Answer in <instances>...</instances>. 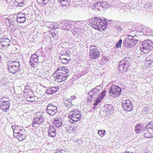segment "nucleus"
Returning a JSON list of instances; mask_svg holds the SVG:
<instances>
[{
    "instance_id": "1",
    "label": "nucleus",
    "mask_w": 153,
    "mask_h": 153,
    "mask_svg": "<svg viewBox=\"0 0 153 153\" xmlns=\"http://www.w3.org/2000/svg\"><path fill=\"white\" fill-rule=\"evenodd\" d=\"M99 86L96 87L88 92V98L92 101H94V105H97L105 96L106 91L103 90L100 94V90L97 88Z\"/></svg>"
},
{
    "instance_id": "2",
    "label": "nucleus",
    "mask_w": 153,
    "mask_h": 153,
    "mask_svg": "<svg viewBox=\"0 0 153 153\" xmlns=\"http://www.w3.org/2000/svg\"><path fill=\"white\" fill-rule=\"evenodd\" d=\"M76 24L74 22L66 20L63 22L58 24L59 28L67 30H71L73 34L75 35L79 34L81 31L78 27L76 26Z\"/></svg>"
},
{
    "instance_id": "3",
    "label": "nucleus",
    "mask_w": 153,
    "mask_h": 153,
    "mask_svg": "<svg viewBox=\"0 0 153 153\" xmlns=\"http://www.w3.org/2000/svg\"><path fill=\"white\" fill-rule=\"evenodd\" d=\"M89 25L93 28L100 31L105 30L107 27V23L100 17H95L89 19Z\"/></svg>"
},
{
    "instance_id": "4",
    "label": "nucleus",
    "mask_w": 153,
    "mask_h": 153,
    "mask_svg": "<svg viewBox=\"0 0 153 153\" xmlns=\"http://www.w3.org/2000/svg\"><path fill=\"white\" fill-rule=\"evenodd\" d=\"M60 68H58V71L56 70L53 74L55 81L59 82L65 80L71 74L69 69L66 67H63L61 69Z\"/></svg>"
},
{
    "instance_id": "5",
    "label": "nucleus",
    "mask_w": 153,
    "mask_h": 153,
    "mask_svg": "<svg viewBox=\"0 0 153 153\" xmlns=\"http://www.w3.org/2000/svg\"><path fill=\"white\" fill-rule=\"evenodd\" d=\"M7 65L9 70L12 74H15L20 71L19 62L9 60L7 62Z\"/></svg>"
},
{
    "instance_id": "6",
    "label": "nucleus",
    "mask_w": 153,
    "mask_h": 153,
    "mask_svg": "<svg viewBox=\"0 0 153 153\" xmlns=\"http://www.w3.org/2000/svg\"><path fill=\"white\" fill-rule=\"evenodd\" d=\"M135 37L137 36H132L128 35V38L126 39L123 41V43L125 47L128 48H131L134 46L138 41V40L135 38Z\"/></svg>"
},
{
    "instance_id": "7",
    "label": "nucleus",
    "mask_w": 153,
    "mask_h": 153,
    "mask_svg": "<svg viewBox=\"0 0 153 153\" xmlns=\"http://www.w3.org/2000/svg\"><path fill=\"white\" fill-rule=\"evenodd\" d=\"M121 89L117 85H112L109 88V95L113 97H117L120 96L121 94Z\"/></svg>"
},
{
    "instance_id": "8",
    "label": "nucleus",
    "mask_w": 153,
    "mask_h": 153,
    "mask_svg": "<svg viewBox=\"0 0 153 153\" xmlns=\"http://www.w3.org/2000/svg\"><path fill=\"white\" fill-rule=\"evenodd\" d=\"M152 44V42L150 40L144 41L140 47L141 51L144 53H148L151 51Z\"/></svg>"
},
{
    "instance_id": "9",
    "label": "nucleus",
    "mask_w": 153,
    "mask_h": 153,
    "mask_svg": "<svg viewBox=\"0 0 153 153\" xmlns=\"http://www.w3.org/2000/svg\"><path fill=\"white\" fill-rule=\"evenodd\" d=\"M46 111L49 114L54 115L57 111V107L54 105L53 103H49L47 107Z\"/></svg>"
},
{
    "instance_id": "10",
    "label": "nucleus",
    "mask_w": 153,
    "mask_h": 153,
    "mask_svg": "<svg viewBox=\"0 0 153 153\" xmlns=\"http://www.w3.org/2000/svg\"><path fill=\"white\" fill-rule=\"evenodd\" d=\"M44 118L43 115H37L33 120L32 124V126L34 127H37V125L42 124L44 121Z\"/></svg>"
},
{
    "instance_id": "11",
    "label": "nucleus",
    "mask_w": 153,
    "mask_h": 153,
    "mask_svg": "<svg viewBox=\"0 0 153 153\" xmlns=\"http://www.w3.org/2000/svg\"><path fill=\"white\" fill-rule=\"evenodd\" d=\"M122 103L123 108L125 111H129L133 109L132 103L129 100H123Z\"/></svg>"
},
{
    "instance_id": "12",
    "label": "nucleus",
    "mask_w": 153,
    "mask_h": 153,
    "mask_svg": "<svg viewBox=\"0 0 153 153\" xmlns=\"http://www.w3.org/2000/svg\"><path fill=\"white\" fill-rule=\"evenodd\" d=\"M10 40L4 37H1L0 39V48L3 49L4 47L7 48L10 45Z\"/></svg>"
},
{
    "instance_id": "13",
    "label": "nucleus",
    "mask_w": 153,
    "mask_h": 153,
    "mask_svg": "<svg viewBox=\"0 0 153 153\" xmlns=\"http://www.w3.org/2000/svg\"><path fill=\"white\" fill-rule=\"evenodd\" d=\"M39 56L36 54L32 55L30 60V65L33 67H35L37 66L39 62Z\"/></svg>"
},
{
    "instance_id": "14",
    "label": "nucleus",
    "mask_w": 153,
    "mask_h": 153,
    "mask_svg": "<svg viewBox=\"0 0 153 153\" xmlns=\"http://www.w3.org/2000/svg\"><path fill=\"white\" fill-rule=\"evenodd\" d=\"M92 51L89 52V56L92 59H96L100 56V53L97 48Z\"/></svg>"
},
{
    "instance_id": "15",
    "label": "nucleus",
    "mask_w": 153,
    "mask_h": 153,
    "mask_svg": "<svg viewBox=\"0 0 153 153\" xmlns=\"http://www.w3.org/2000/svg\"><path fill=\"white\" fill-rule=\"evenodd\" d=\"M129 64H119L118 65V69L121 73H123L128 71L130 67Z\"/></svg>"
},
{
    "instance_id": "16",
    "label": "nucleus",
    "mask_w": 153,
    "mask_h": 153,
    "mask_svg": "<svg viewBox=\"0 0 153 153\" xmlns=\"http://www.w3.org/2000/svg\"><path fill=\"white\" fill-rule=\"evenodd\" d=\"M82 117V115L79 113L76 115H74L73 117L69 118H71V119L70 120L71 122L74 123L81 120Z\"/></svg>"
},
{
    "instance_id": "17",
    "label": "nucleus",
    "mask_w": 153,
    "mask_h": 153,
    "mask_svg": "<svg viewBox=\"0 0 153 153\" xmlns=\"http://www.w3.org/2000/svg\"><path fill=\"white\" fill-rule=\"evenodd\" d=\"M26 16L24 14L19 13L17 16L16 20L19 23H23L26 21Z\"/></svg>"
},
{
    "instance_id": "18",
    "label": "nucleus",
    "mask_w": 153,
    "mask_h": 153,
    "mask_svg": "<svg viewBox=\"0 0 153 153\" xmlns=\"http://www.w3.org/2000/svg\"><path fill=\"white\" fill-rule=\"evenodd\" d=\"M10 102H0V108L2 111L4 112L8 111L10 107Z\"/></svg>"
},
{
    "instance_id": "19",
    "label": "nucleus",
    "mask_w": 153,
    "mask_h": 153,
    "mask_svg": "<svg viewBox=\"0 0 153 153\" xmlns=\"http://www.w3.org/2000/svg\"><path fill=\"white\" fill-rule=\"evenodd\" d=\"M48 135L52 137H54L56 135V130L54 126H51L48 128Z\"/></svg>"
},
{
    "instance_id": "20",
    "label": "nucleus",
    "mask_w": 153,
    "mask_h": 153,
    "mask_svg": "<svg viewBox=\"0 0 153 153\" xmlns=\"http://www.w3.org/2000/svg\"><path fill=\"white\" fill-rule=\"evenodd\" d=\"M59 89V86L49 87L46 90L47 93L48 94H52L57 91Z\"/></svg>"
},
{
    "instance_id": "21",
    "label": "nucleus",
    "mask_w": 153,
    "mask_h": 153,
    "mask_svg": "<svg viewBox=\"0 0 153 153\" xmlns=\"http://www.w3.org/2000/svg\"><path fill=\"white\" fill-rule=\"evenodd\" d=\"M59 2L62 6V9H66L69 6L70 0H59Z\"/></svg>"
},
{
    "instance_id": "22",
    "label": "nucleus",
    "mask_w": 153,
    "mask_h": 153,
    "mask_svg": "<svg viewBox=\"0 0 153 153\" xmlns=\"http://www.w3.org/2000/svg\"><path fill=\"white\" fill-rule=\"evenodd\" d=\"M142 131H144V125L143 124H138L136 125L135 131L137 133H139Z\"/></svg>"
},
{
    "instance_id": "23",
    "label": "nucleus",
    "mask_w": 153,
    "mask_h": 153,
    "mask_svg": "<svg viewBox=\"0 0 153 153\" xmlns=\"http://www.w3.org/2000/svg\"><path fill=\"white\" fill-rule=\"evenodd\" d=\"M53 122V125L56 127H59L62 124V120L60 118H55Z\"/></svg>"
},
{
    "instance_id": "24",
    "label": "nucleus",
    "mask_w": 153,
    "mask_h": 153,
    "mask_svg": "<svg viewBox=\"0 0 153 153\" xmlns=\"http://www.w3.org/2000/svg\"><path fill=\"white\" fill-rule=\"evenodd\" d=\"M132 4L130 3L128 4L124 3L120 4V6L122 7V9H125V10H126L127 9H130L132 8Z\"/></svg>"
},
{
    "instance_id": "25",
    "label": "nucleus",
    "mask_w": 153,
    "mask_h": 153,
    "mask_svg": "<svg viewBox=\"0 0 153 153\" xmlns=\"http://www.w3.org/2000/svg\"><path fill=\"white\" fill-rule=\"evenodd\" d=\"M130 61L131 59L130 58L128 57H124L119 62V64H122V63H123V64H127V65H130Z\"/></svg>"
},
{
    "instance_id": "26",
    "label": "nucleus",
    "mask_w": 153,
    "mask_h": 153,
    "mask_svg": "<svg viewBox=\"0 0 153 153\" xmlns=\"http://www.w3.org/2000/svg\"><path fill=\"white\" fill-rule=\"evenodd\" d=\"M112 109V106L111 105L106 104L104 105V109L107 112L110 113Z\"/></svg>"
},
{
    "instance_id": "27",
    "label": "nucleus",
    "mask_w": 153,
    "mask_h": 153,
    "mask_svg": "<svg viewBox=\"0 0 153 153\" xmlns=\"http://www.w3.org/2000/svg\"><path fill=\"white\" fill-rule=\"evenodd\" d=\"M96 9L99 11H100L102 9V4L100 2L96 3L94 5Z\"/></svg>"
},
{
    "instance_id": "28",
    "label": "nucleus",
    "mask_w": 153,
    "mask_h": 153,
    "mask_svg": "<svg viewBox=\"0 0 153 153\" xmlns=\"http://www.w3.org/2000/svg\"><path fill=\"white\" fill-rule=\"evenodd\" d=\"M112 4H109L108 2H105L102 3V8L108 9L110 7H111Z\"/></svg>"
},
{
    "instance_id": "29",
    "label": "nucleus",
    "mask_w": 153,
    "mask_h": 153,
    "mask_svg": "<svg viewBox=\"0 0 153 153\" xmlns=\"http://www.w3.org/2000/svg\"><path fill=\"white\" fill-rule=\"evenodd\" d=\"M27 100L29 102H34L35 101V99L33 96L27 95L26 97Z\"/></svg>"
},
{
    "instance_id": "30",
    "label": "nucleus",
    "mask_w": 153,
    "mask_h": 153,
    "mask_svg": "<svg viewBox=\"0 0 153 153\" xmlns=\"http://www.w3.org/2000/svg\"><path fill=\"white\" fill-rule=\"evenodd\" d=\"M144 137L146 138H150L153 137L152 135L148 131H145L144 133Z\"/></svg>"
},
{
    "instance_id": "31",
    "label": "nucleus",
    "mask_w": 153,
    "mask_h": 153,
    "mask_svg": "<svg viewBox=\"0 0 153 153\" xmlns=\"http://www.w3.org/2000/svg\"><path fill=\"white\" fill-rule=\"evenodd\" d=\"M79 113L80 112H74V111H71L70 112L68 115V117L69 118L71 117H73L74 115H76Z\"/></svg>"
},
{
    "instance_id": "32",
    "label": "nucleus",
    "mask_w": 153,
    "mask_h": 153,
    "mask_svg": "<svg viewBox=\"0 0 153 153\" xmlns=\"http://www.w3.org/2000/svg\"><path fill=\"white\" fill-rule=\"evenodd\" d=\"M16 137H18L17 138L19 141H22L25 138V135L23 134H21L20 135L18 134Z\"/></svg>"
},
{
    "instance_id": "33",
    "label": "nucleus",
    "mask_w": 153,
    "mask_h": 153,
    "mask_svg": "<svg viewBox=\"0 0 153 153\" xmlns=\"http://www.w3.org/2000/svg\"><path fill=\"white\" fill-rule=\"evenodd\" d=\"M10 102V100L7 98L3 97L0 99V102Z\"/></svg>"
},
{
    "instance_id": "34",
    "label": "nucleus",
    "mask_w": 153,
    "mask_h": 153,
    "mask_svg": "<svg viewBox=\"0 0 153 153\" xmlns=\"http://www.w3.org/2000/svg\"><path fill=\"white\" fill-rule=\"evenodd\" d=\"M105 130H100L98 132V134L102 137L105 135Z\"/></svg>"
},
{
    "instance_id": "35",
    "label": "nucleus",
    "mask_w": 153,
    "mask_h": 153,
    "mask_svg": "<svg viewBox=\"0 0 153 153\" xmlns=\"http://www.w3.org/2000/svg\"><path fill=\"white\" fill-rule=\"evenodd\" d=\"M70 59V57H67L65 59H60L62 63L64 64H67L68 62V60Z\"/></svg>"
},
{
    "instance_id": "36",
    "label": "nucleus",
    "mask_w": 153,
    "mask_h": 153,
    "mask_svg": "<svg viewBox=\"0 0 153 153\" xmlns=\"http://www.w3.org/2000/svg\"><path fill=\"white\" fill-rule=\"evenodd\" d=\"M17 126V125H14V126H12V129L13 130L14 134H19V132H16L17 131L16 130V126Z\"/></svg>"
},
{
    "instance_id": "37",
    "label": "nucleus",
    "mask_w": 153,
    "mask_h": 153,
    "mask_svg": "<svg viewBox=\"0 0 153 153\" xmlns=\"http://www.w3.org/2000/svg\"><path fill=\"white\" fill-rule=\"evenodd\" d=\"M122 42V40L121 39H120L118 42L116 44V46L117 48H118L121 47V44Z\"/></svg>"
},
{
    "instance_id": "38",
    "label": "nucleus",
    "mask_w": 153,
    "mask_h": 153,
    "mask_svg": "<svg viewBox=\"0 0 153 153\" xmlns=\"http://www.w3.org/2000/svg\"><path fill=\"white\" fill-rule=\"evenodd\" d=\"M61 55H64V56H66V55H68L69 56L70 54V52L69 51H66L65 52H63L61 53Z\"/></svg>"
},
{
    "instance_id": "39",
    "label": "nucleus",
    "mask_w": 153,
    "mask_h": 153,
    "mask_svg": "<svg viewBox=\"0 0 153 153\" xmlns=\"http://www.w3.org/2000/svg\"><path fill=\"white\" fill-rule=\"evenodd\" d=\"M25 0H16V2L18 4L19 6H22V5H20L24 3Z\"/></svg>"
},
{
    "instance_id": "40",
    "label": "nucleus",
    "mask_w": 153,
    "mask_h": 153,
    "mask_svg": "<svg viewBox=\"0 0 153 153\" xmlns=\"http://www.w3.org/2000/svg\"><path fill=\"white\" fill-rule=\"evenodd\" d=\"M67 57H70V56L68 55L64 56L61 55L59 57V59H65V58L66 59Z\"/></svg>"
},
{
    "instance_id": "41",
    "label": "nucleus",
    "mask_w": 153,
    "mask_h": 153,
    "mask_svg": "<svg viewBox=\"0 0 153 153\" xmlns=\"http://www.w3.org/2000/svg\"><path fill=\"white\" fill-rule=\"evenodd\" d=\"M8 22H9V26L13 24L14 23V21L13 20V19L12 18L9 19H8Z\"/></svg>"
},
{
    "instance_id": "42",
    "label": "nucleus",
    "mask_w": 153,
    "mask_h": 153,
    "mask_svg": "<svg viewBox=\"0 0 153 153\" xmlns=\"http://www.w3.org/2000/svg\"><path fill=\"white\" fill-rule=\"evenodd\" d=\"M16 127L17 128V131H19V132L23 130V128L22 126H16Z\"/></svg>"
},
{
    "instance_id": "43",
    "label": "nucleus",
    "mask_w": 153,
    "mask_h": 153,
    "mask_svg": "<svg viewBox=\"0 0 153 153\" xmlns=\"http://www.w3.org/2000/svg\"><path fill=\"white\" fill-rule=\"evenodd\" d=\"M145 30V33H146L147 34H148L149 33H150V32L151 31V30L150 28H145V29L143 30L144 31Z\"/></svg>"
},
{
    "instance_id": "44",
    "label": "nucleus",
    "mask_w": 153,
    "mask_h": 153,
    "mask_svg": "<svg viewBox=\"0 0 153 153\" xmlns=\"http://www.w3.org/2000/svg\"><path fill=\"white\" fill-rule=\"evenodd\" d=\"M115 28L117 29L119 31H121L122 30V27L119 25H117L115 26Z\"/></svg>"
},
{
    "instance_id": "45",
    "label": "nucleus",
    "mask_w": 153,
    "mask_h": 153,
    "mask_svg": "<svg viewBox=\"0 0 153 153\" xmlns=\"http://www.w3.org/2000/svg\"><path fill=\"white\" fill-rule=\"evenodd\" d=\"M151 126L149 124V123H148V124L145 127H144V131H145L146 129H149V128H151Z\"/></svg>"
},
{
    "instance_id": "46",
    "label": "nucleus",
    "mask_w": 153,
    "mask_h": 153,
    "mask_svg": "<svg viewBox=\"0 0 153 153\" xmlns=\"http://www.w3.org/2000/svg\"><path fill=\"white\" fill-rule=\"evenodd\" d=\"M95 47L94 46H91L89 47V49L90 50V51H93L92 50H96V48H95L94 47Z\"/></svg>"
},
{
    "instance_id": "47",
    "label": "nucleus",
    "mask_w": 153,
    "mask_h": 153,
    "mask_svg": "<svg viewBox=\"0 0 153 153\" xmlns=\"http://www.w3.org/2000/svg\"><path fill=\"white\" fill-rule=\"evenodd\" d=\"M16 25L15 23L14 24H13L12 25L11 24V25H10V26L11 27V28L12 29H16V28H15V25Z\"/></svg>"
},
{
    "instance_id": "48",
    "label": "nucleus",
    "mask_w": 153,
    "mask_h": 153,
    "mask_svg": "<svg viewBox=\"0 0 153 153\" xmlns=\"http://www.w3.org/2000/svg\"><path fill=\"white\" fill-rule=\"evenodd\" d=\"M68 104H69V101L66 100H64V104L65 106H66Z\"/></svg>"
},
{
    "instance_id": "49",
    "label": "nucleus",
    "mask_w": 153,
    "mask_h": 153,
    "mask_svg": "<svg viewBox=\"0 0 153 153\" xmlns=\"http://www.w3.org/2000/svg\"><path fill=\"white\" fill-rule=\"evenodd\" d=\"M149 124L151 126V129L153 130V121H150L149 122Z\"/></svg>"
},
{
    "instance_id": "50",
    "label": "nucleus",
    "mask_w": 153,
    "mask_h": 153,
    "mask_svg": "<svg viewBox=\"0 0 153 153\" xmlns=\"http://www.w3.org/2000/svg\"><path fill=\"white\" fill-rule=\"evenodd\" d=\"M42 1L43 4H46L48 2L49 0H42Z\"/></svg>"
},
{
    "instance_id": "51",
    "label": "nucleus",
    "mask_w": 153,
    "mask_h": 153,
    "mask_svg": "<svg viewBox=\"0 0 153 153\" xmlns=\"http://www.w3.org/2000/svg\"><path fill=\"white\" fill-rule=\"evenodd\" d=\"M37 2L40 4H43L42 0H36Z\"/></svg>"
},
{
    "instance_id": "52",
    "label": "nucleus",
    "mask_w": 153,
    "mask_h": 153,
    "mask_svg": "<svg viewBox=\"0 0 153 153\" xmlns=\"http://www.w3.org/2000/svg\"><path fill=\"white\" fill-rule=\"evenodd\" d=\"M76 97L75 96H71V99L73 100L76 99Z\"/></svg>"
},
{
    "instance_id": "53",
    "label": "nucleus",
    "mask_w": 153,
    "mask_h": 153,
    "mask_svg": "<svg viewBox=\"0 0 153 153\" xmlns=\"http://www.w3.org/2000/svg\"><path fill=\"white\" fill-rule=\"evenodd\" d=\"M57 150L58 151H61V152L62 153H66V152L64 151V150H60L59 149H57Z\"/></svg>"
},
{
    "instance_id": "54",
    "label": "nucleus",
    "mask_w": 153,
    "mask_h": 153,
    "mask_svg": "<svg viewBox=\"0 0 153 153\" xmlns=\"http://www.w3.org/2000/svg\"><path fill=\"white\" fill-rule=\"evenodd\" d=\"M66 106H67L68 108H70L71 106V105L69 103L68 104V105H67Z\"/></svg>"
},
{
    "instance_id": "55",
    "label": "nucleus",
    "mask_w": 153,
    "mask_h": 153,
    "mask_svg": "<svg viewBox=\"0 0 153 153\" xmlns=\"http://www.w3.org/2000/svg\"><path fill=\"white\" fill-rule=\"evenodd\" d=\"M149 59V57H147V61H149V60H148V59ZM149 62H150V63H149V64H151V63L152 62L151 61H150L149 60Z\"/></svg>"
},
{
    "instance_id": "56",
    "label": "nucleus",
    "mask_w": 153,
    "mask_h": 153,
    "mask_svg": "<svg viewBox=\"0 0 153 153\" xmlns=\"http://www.w3.org/2000/svg\"><path fill=\"white\" fill-rule=\"evenodd\" d=\"M55 153H62L61 151L56 152Z\"/></svg>"
},
{
    "instance_id": "57",
    "label": "nucleus",
    "mask_w": 153,
    "mask_h": 153,
    "mask_svg": "<svg viewBox=\"0 0 153 153\" xmlns=\"http://www.w3.org/2000/svg\"><path fill=\"white\" fill-rule=\"evenodd\" d=\"M145 113V114H147L148 113V112L147 111H145L144 112Z\"/></svg>"
},
{
    "instance_id": "58",
    "label": "nucleus",
    "mask_w": 153,
    "mask_h": 153,
    "mask_svg": "<svg viewBox=\"0 0 153 153\" xmlns=\"http://www.w3.org/2000/svg\"><path fill=\"white\" fill-rule=\"evenodd\" d=\"M72 111H74V112H78L77 111V110L76 109H75V110H73Z\"/></svg>"
},
{
    "instance_id": "59",
    "label": "nucleus",
    "mask_w": 153,
    "mask_h": 153,
    "mask_svg": "<svg viewBox=\"0 0 153 153\" xmlns=\"http://www.w3.org/2000/svg\"><path fill=\"white\" fill-rule=\"evenodd\" d=\"M123 153H129V152H127L126 151Z\"/></svg>"
},
{
    "instance_id": "60",
    "label": "nucleus",
    "mask_w": 153,
    "mask_h": 153,
    "mask_svg": "<svg viewBox=\"0 0 153 153\" xmlns=\"http://www.w3.org/2000/svg\"><path fill=\"white\" fill-rule=\"evenodd\" d=\"M70 104H71V106L73 105L71 102H70Z\"/></svg>"
},
{
    "instance_id": "61",
    "label": "nucleus",
    "mask_w": 153,
    "mask_h": 153,
    "mask_svg": "<svg viewBox=\"0 0 153 153\" xmlns=\"http://www.w3.org/2000/svg\"><path fill=\"white\" fill-rule=\"evenodd\" d=\"M19 135H20V134H22V133H20V132H19Z\"/></svg>"
},
{
    "instance_id": "62",
    "label": "nucleus",
    "mask_w": 153,
    "mask_h": 153,
    "mask_svg": "<svg viewBox=\"0 0 153 153\" xmlns=\"http://www.w3.org/2000/svg\"><path fill=\"white\" fill-rule=\"evenodd\" d=\"M129 153H133V152H129Z\"/></svg>"
},
{
    "instance_id": "63",
    "label": "nucleus",
    "mask_w": 153,
    "mask_h": 153,
    "mask_svg": "<svg viewBox=\"0 0 153 153\" xmlns=\"http://www.w3.org/2000/svg\"><path fill=\"white\" fill-rule=\"evenodd\" d=\"M16 132H19L18 131H16Z\"/></svg>"
}]
</instances>
